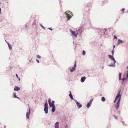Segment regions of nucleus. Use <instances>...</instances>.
Segmentation results:
<instances>
[{
	"label": "nucleus",
	"instance_id": "obj_41",
	"mask_svg": "<svg viewBox=\"0 0 128 128\" xmlns=\"http://www.w3.org/2000/svg\"><path fill=\"white\" fill-rule=\"evenodd\" d=\"M114 39H117V37L116 36H114Z\"/></svg>",
	"mask_w": 128,
	"mask_h": 128
},
{
	"label": "nucleus",
	"instance_id": "obj_21",
	"mask_svg": "<svg viewBox=\"0 0 128 128\" xmlns=\"http://www.w3.org/2000/svg\"><path fill=\"white\" fill-rule=\"evenodd\" d=\"M124 41L120 39L118 40V43L120 44L122 43Z\"/></svg>",
	"mask_w": 128,
	"mask_h": 128
},
{
	"label": "nucleus",
	"instance_id": "obj_3",
	"mask_svg": "<svg viewBox=\"0 0 128 128\" xmlns=\"http://www.w3.org/2000/svg\"><path fill=\"white\" fill-rule=\"evenodd\" d=\"M64 14L67 18L68 19L67 21H68L72 17L70 14H71L72 16H73V14H72V12L70 11H67L66 12L64 13Z\"/></svg>",
	"mask_w": 128,
	"mask_h": 128
},
{
	"label": "nucleus",
	"instance_id": "obj_16",
	"mask_svg": "<svg viewBox=\"0 0 128 128\" xmlns=\"http://www.w3.org/2000/svg\"><path fill=\"white\" fill-rule=\"evenodd\" d=\"M69 92H70V94H69V96L70 98L72 99V100H73L74 99L73 97V96L72 95V93H71V92L70 91H69Z\"/></svg>",
	"mask_w": 128,
	"mask_h": 128
},
{
	"label": "nucleus",
	"instance_id": "obj_7",
	"mask_svg": "<svg viewBox=\"0 0 128 128\" xmlns=\"http://www.w3.org/2000/svg\"><path fill=\"white\" fill-rule=\"evenodd\" d=\"M30 108L29 107L28 108V112L26 113V118H27L28 119L29 118L30 115Z\"/></svg>",
	"mask_w": 128,
	"mask_h": 128
},
{
	"label": "nucleus",
	"instance_id": "obj_10",
	"mask_svg": "<svg viewBox=\"0 0 128 128\" xmlns=\"http://www.w3.org/2000/svg\"><path fill=\"white\" fill-rule=\"evenodd\" d=\"M48 104L50 106V108L52 107V105L54 104H52V103L51 102V100L49 98L48 100Z\"/></svg>",
	"mask_w": 128,
	"mask_h": 128
},
{
	"label": "nucleus",
	"instance_id": "obj_19",
	"mask_svg": "<svg viewBox=\"0 0 128 128\" xmlns=\"http://www.w3.org/2000/svg\"><path fill=\"white\" fill-rule=\"evenodd\" d=\"M44 108H48V104L47 102H45L44 105Z\"/></svg>",
	"mask_w": 128,
	"mask_h": 128
},
{
	"label": "nucleus",
	"instance_id": "obj_1",
	"mask_svg": "<svg viewBox=\"0 0 128 128\" xmlns=\"http://www.w3.org/2000/svg\"><path fill=\"white\" fill-rule=\"evenodd\" d=\"M87 24H89L88 28H91L92 26L89 19L88 17H85L83 19L81 25L82 27H83L84 25Z\"/></svg>",
	"mask_w": 128,
	"mask_h": 128
},
{
	"label": "nucleus",
	"instance_id": "obj_17",
	"mask_svg": "<svg viewBox=\"0 0 128 128\" xmlns=\"http://www.w3.org/2000/svg\"><path fill=\"white\" fill-rule=\"evenodd\" d=\"M48 108H44V109L45 113L46 114H48Z\"/></svg>",
	"mask_w": 128,
	"mask_h": 128
},
{
	"label": "nucleus",
	"instance_id": "obj_48",
	"mask_svg": "<svg viewBox=\"0 0 128 128\" xmlns=\"http://www.w3.org/2000/svg\"><path fill=\"white\" fill-rule=\"evenodd\" d=\"M16 98H17L18 99H19V100L20 99V98L19 97H18L17 96Z\"/></svg>",
	"mask_w": 128,
	"mask_h": 128
},
{
	"label": "nucleus",
	"instance_id": "obj_33",
	"mask_svg": "<svg viewBox=\"0 0 128 128\" xmlns=\"http://www.w3.org/2000/svg\"><path fill=\"white\" fill-rule=\"evenodd\" d=\"M93 100V99H91L89 101L88 103H89L90 104H91Z\"/></svg>",
	"mask_w": 128,
	"mask_h": 128
},
{
	"label": "nucleus",
	"instance_id": "obj_42",
	"mask_svg": "<svg viewBox=\"0 0 128 128\" xmlns=\"http://www.w3.org/2000/svg\"><path fill=\"white\" fill-rule=\"evenodd\" d=\"M127 74L126 75V77L127 78H128V72H127Z\"/></svg>",
	"mask_w": 128,
	"mask_h": 128
},
{
	"label": "nucleus",
	"instance_id": "obj_5",
	"mask_svg": "<svg viewBox=\"0 0 128 128\" xmlns=\"http://www.w3.org/2000/svg\"><path fill=\"white\" fill-rule=\"evenodd\" d=\"M122 90V87L120 86L118 90V92L117 94H118V100L117 102L119 103H120V102L121 98V95L120 94V93Z\"/></svg>",
	"mask_w": 128,
	"mask_h": 128
},
{
	"label": "nucleus",
	"instance_id": "obj_47",
	"mask_svg": "<svg viewBox=\"0 0 128 128\" xmlns=\"http://www.w3.org/2000/svg\"><path fill=\"white\" fill-rule=\"evenodd\" d=\"M90 5V3L89 4H88L87 6L88 7Z\"/></svg>",
	"mask_w": 128,
	"mask_h": 128
},
{
	"label": "nucleus",
	"instance_id": "obj_20",
	"mask_svg": "<svg viewBox=\"0 0 128 128\" xmlns=\"http://www.w3.org/2000/svg\"><path fill=\"white\" fill-rule=\"evenodd\" d=\"M91 104L89 103L88 102L86 106L88 108L90 106Z\"/></svg>",
	"mask_w": 128,
	"mask_h": 128
},
{
	"label": "nucleus",
	"instance_id": "obj_45",
	"mask_svg": "<svg viewBox=\"0 0 128 128\" xmlns=\"http://www.w3.org/2000/svg\"><path fill=\"white\" fill-rule=\"evenodd\" d=\"M16 78H18V76L17 74H16Z\"/></svg>",
	"mask_w": 128,
	"mask_h": 128
},
{
	"label": "nucleus",
	"instance_id": "obj_25",
	"mask_svg": "<svg viewBox=\"0 0 128 128\" xmlns=\"http://www.w3.org/2000/svg\"><path fill=\"white\" fill-rule=\"evenodd\" d=\"M105 100H106V99L103 96V97H102L101 100L102 101L104 102L105 101Z\"/></svg>",
	"mask_w": 128,
	"mask_h": 128
},
{
	"label": "nucleus",
	"instance_id": "obj_12",
	"mask_svg": "<svg viewBox=\"0 0 128 128\" xmlns=\"http://www.w3.org/2000/svg\"><path fill=\"white\" fill-rule=\"evenodd\" d=\"M37 22L36 20H34L33 22V25L35 26V27H36L38 26L37 24Z\"/></svg>",
	"mask_w": 128,
	"mask_h": 128
},
{
	"label": "nucleus",
	"instance_id": "obj_24",
	"mask_svg": "<svg viewBox=\"0 0 128 128\" xmlns=\"http://www.w3.org/2000/svg\"><path fill=\"white\" fill-rule=\"evenodd\" d=\"M56 110L55 108H52L51 110V111L52 112H54Z\"/></svg>",
	"mask_w": 128,
	"mask_h": 128
},
{
	"label": "nucleus",
	"instance_id": "obj_18",
	"mask_svg": "<svg viewBox=\"0 0 128 128\" xmlns=\"http://www.w3.org/2000/svg\"><path fill=\"white\" fill-rule=\"evenodd\" d=\"M76 70V68H74L72 67V68H71L70 69V71L71 72H72Z\"/></svg>",
	"mask_w": 128,
	"mask_h": 128
},
{
	"label": "nucleus",
	"instance_id": "obj_52",
	"mask_svg": "<svg viewBox=\"0 0 128 128\" xmlns=\"http://www.w3.org/2000/svg\"><path fill=\"white\" fill-rule=\"evenodd\" d=\"M122 122L123 123V124L124 125V122H123V121H122Z\"/></svg>",
	"mask_w": 128,
	"mask_h": 128
},
{
	"label": "nucleus",
	"instance_id": "obj_26",
	"mask_svg": "<svg viewBox=\"0 0 128 128\" xmlns=\"http://www.w3.org/2000/svg\"><path fill=\"white\" fill-rule=\"evenodd\" d=\"M24 28L26 30H28V28H27V26L26 24H25L24 26Z\"/></svg>",
	"mask_w": 128,
	"mask_h": 128
},
{
	"label": "nucleus",
	"instance_id": "obj_30",
	"mask_svg": "<svg viewBox=\"0 0 128 128\" xmlns=\"http://www.w3.org/2000/svg\"><path fill=\"white\" fill-rule=\"evenodd\" d=\"M111 52H112V56H113L114 54V49H113L111 51Z\"/></svg>",
	"mask_w": 128,
	"mask_h": 128
},
{
	"label": "nucleus",
	"instance_id": "obj_28",
	"mask_svg": "<svg viewBox=\"0 0 128 128\" xmlns=\"http://www.w3.org/2000/svg\"><path fill=\"white\" fill-rule=\"evenodd\" d=\"M68 125L67 124H66L64 125V128H68Z\"/></svg>",
	"mask_w": 128,
	"mask_h": 128
},
{
	"label": "nucleus",
	"instance_id": "obj_31",
	"mask_svg": "<svg viewBox=\"0 0 128 128\" xmlns=\"http://www.w3.org/2000/svg\"><path fill=\"white\" fill-rule=\"evenodd\" d=\"M13 96L14 98H16L17 96L16 93H14L13 94Z\"/></svg>",
	"mask_w": 128,
	"mask_h": 128
},
{
	"label": "nucleus",
	"instance_id": "obj_39",
	"mask_svg": "<svg viewBox=\"0 0 128 128\" xmlns=\"http://www.w3.org/2000/svg\"><path fill=\"white\" fill-rule=\"evenodd\" d=\"M29 62H30V63H33V61L32 60H29Z\"/></svg>",
	"mask_w": 128,
	"mask_h": 128
},
{
	"label": "nucleus",
	"instance_id": "obj_32",
	"mask_svg": "<svg viewBox=\"0 0 128 128\" xmlns=\"http://www.w3.org/2000/svg\"><path fill=\"white\" fill-rule=\"evenodd\" d=\"M36 57L37 58H38L40 59L41 58V56H39V55H37Z\"/></svg>",
	"mask_w": 128,
	"mask_h": 128
},
{
	"label": "nucleus",
	"instance_id": "obj_53",
	"mask_svg": "<svg viewBox=\"0 0 128 128\" xmlns=\"http://www.w3.org/2000/svg\"><path fill=\"white\" fill-rule=\"evenodd\" d=\"M30 64V62H28V64Z\"/></svg>",
	"mask_w": 128,
	"mask_h": 128
},
{
	"label": "nucleus",
	"instance_id": "obj_43",
	"mask_svg": "<svg viewBox=\"0 0 128 128\" xmlns=\"http://www.w3.org/2000/svg\"><path fill=\"white\" fill-rule=\"evenodd\" d=\"M36 60L38 63H39L40 62L37 59H36Z\"/></svg>",
	"mask_w": 128,
	"mask_h": 128
},
{
	"label": "nucleus",
	"instance_id": "obj_29",
	"mask_svg": "<svg viewBox=\"0 0 128 128\" xmlns=\"http://www.w3.org/2000/svg\"><path fill=\"white\" fill-rule=\"evenodd\" d=\"M76 62H75V63H74V66H73V67L74 68H76Z\"/></svg>",
	"mask_w": 128,
	"mask_h": 128
},
{
	"label": "nucleus",
	"instance_id": "obj_2",
	"mask_svg": "<svg viewBox=\"0 0 128 128\" xmlns=\"http://www.w3.org/2000/svg\"><path fill=\"white\" fill-rule=\"evenodd\" d=\"M108 57L109 58L112 60L113 61V63L109 65V66L110 67H115L116 66L115 63H116V61L113 56H112L111 55H109Z\"/></svg>",
	"mask_w": 128,
	"mask_h": 128
},
{
	"label": "nucleus",
	"instance_id": "obj_57",
	"mask_svg": "<svg viewBox=\"0 0 128 128\" xmlns=\"http://www.w3.org/2000/svg\"><path fill=\"white\" fill-rule=\"evenodd\" d=\"M20 78H18V80H20Z\"/></svg>",
	"mask_w": 128,
	"mask_h": 128
},
{
	"label": "nucleus",
	"instance_id": "obj_27",
	"mask_svg": "<svg viewBox=\"0 0 128 128\" xmlns=\"http://www.w3.org/2000/svg\"><path fill=\"white\" fill-rule=\"evenodd\" d=\"M86 54V51L84 50H83L82 52V54L83 56H85Z\"/></svg>",
	"mask_w": 128,
	"mask_h": 128
},
{
	"label": "nucleus",
	"instance_id": "obj_40",
	"mask_svg": "<svg viewBox=\"0 0 128 128\" xmlns=\"http://www.w3.org/2000/svg\"><path fill=\"white\" fill-rule=\"evenodd\" d=\"M52 108H55V106L54 105V104L52 106Z\"/></svg>",
	"mask_w": 128,
	"mask_h": 128
},
{
	"label": "nucleus",
	"instance_id": "obj_35",
	"mask_svg": "<svg viewBox=\"0 0 128 128\" xmlns=\"http://www.w3.org/2000/svg\"><path fill=\"white\" fill-rule=\"evenodd\" d=\"M114 116V117L115 119H117L118 118V117L117 116L115 115L113 116Z\"/></svg>",
	"mask_w": 128,
	"mask_h": 128
},
{
	"label": "nucleus",
	"instance_id": "obj_55",
	"mask_svg": "<svg viewBox=\"0 0 128 128\" xmlns=\"http://www.w3.org/2000/svg\"><path fill=\"white\" fill-rule=\"evenodd\" d=\"M4 128H6V126L5 125H4Z\"/></svg>",
	"mask_w": 128,
	"mask_h": 128
},
{
	"label": "nucleus",
	"instance_id": "obj_22",
	"mask_svg": "<svg viewBox=\"0 0 128 128\" xmlns=\"http://www.w3.org/2000/svg\"><path fill=\"white\" fill-rule=\"evenodd\" d=\"M8 45L9 49L10 50H11L12 49V46L9 43L8 44Z\"/></svg>",
	"mask_w": 128,
	"mask_h": 128
},
{
	"label": "nucleus",
	"instance_id": "obj_50",
	"mask_svg": "<svg viewBox=\"0 0 128 128\" xmlns=\"http://www.w3.org/2000/svg\"><path fill=\"white\" fill-rule=\"evenodd\" d=\"M104 32H106V28L104 29Z\"/></svg>",
	"mask_w": 128,
	"mask_h": 128
},
{
	"label": "nucleus",
	"instance_id": "obj_36",
	"mask_svg": "<svg viewBox=\"0 0 128 128\" xmlns=\"http://www.w3.org/2000/svg\"><path fill=\"white\" fill-rule=\"evenodd\" d=\"M48 29L50 30H53V29H52V27H50V28H48Z\"/></svg>",
	"mask_w": 128,
	"mask_h": 128
},
{
	"label": "nucleus",
	"instance_id": "obj_56",
	"mask_svg": "<svg viewBox=\"0 0 128 128\" xmlns=\"http://www.w3.org/2000/svg\"><path fill=\"white\" fill-rule=\"evenodd\" d=\"M100 96H102V94H100Z\"/></svg>",
	"mask_w": 128,
	"mask_h": 128
},
{
	"label": "nucleus",
	"instance_id": "obj_15",
	"mask_svg": "<svg viewBox=\"0 0 128 128\" xmlns=\"http://www.w3.org/2000/svg\"><path fill=\"white\" fill-rule=\"evenodd\" d=\"M86 79V77L85 76H83L80 79V81L82 82H84L85 80Z\"/></svg>",
	"mask_w": 128,
	"mask_h": 128
},
{
	"label": "nucleus",
	"instance_id": "obj_11",
	"mask_svg": "<svg viewBox=\"0 0 128 128\" xmlns=\"http://www.w3.org/2000/svg\"><path fill=\"white\" fill-rule=\"evenodd\" d=\"M59 122L58 121L56 122L54 126L55 128H59Z\"/></svg>",
	"mask_w": 128,
	"mask_h": 128
},
{
	"label": "nucleus",
	"instance_id": "obj_34",
	"mask_svg": "<svg viewBox=\"0 0 128 128\" xmlns=\"http://www.w3.org/2000/svg\"><path fill=\"white\" fill-rule=\"evenodd\" d=\"M124 78V80L125 81H126V80H127L128 78Z\"/></svg>",
	"mask_w": 128,
	"mask_h": 128
},
{
	"label": "nucleus",
	"instance_id": "obj_49",
	"mask_svg": "<svg viewBox=\"0 0 128 128\" xmlns=\"http://www.w3.org/2000/svg\"><path fill=\"white\" fill-rule=\"evenodd\" d=\"M101 68H104V66H102L101 67Z\"/></svg>",
	"mask_w": 128,
	"mask_h": 128
},
{
	"label": "nucleus",
	"instance_id": "obj_13",
	"mask_svg": "<svg viewBox=\"0 0 128 128\" xmlns=\"http://www.w3.org/2000/svg\"><path fill=\"white\" fill-rule=\"evenodd\" d=\"M120 103L116 102V104L115 105V108L116 110H118L120 106Z\"/></svg>",
	"mask_w": 128,
	"mask_h": 128
},
{
	"label": "nucleus",
	"instance_id": "obj_8",
	"mask_svg": "<svg viewBox=\"0 0 128 128\" xmlns=\"http://www.w3.org/2000/svg\"><path fill=\"white\" fill-rule=\"evenodd\" d=\"M74 101L76 103L78 108H80L82 107V105L80 103L76 100H74Z\"/></svg>",
	"mask_w": 128,
	"mask_h": 128
},
{
	"label": "nucleus",
	"instance_id": "obj_54",
	"mask_svg": "<svg viewBox=\"0 0 128 128\" xmlns=\"http://www.w3.org/2000/svg\"><path fill=\"white\" fill-rule=\"evenodd\" d=\"M127 69H128V71H127V72H128V66H127Z\"/></svg>",
	"mask_w": 128,
	"mask_h": 128
},
{
	"label": "nucleus",
	"instance_id": "obj_4",
	"mask_svg": "<svg viewBox=\"0 0 128 128\" xmlns=\"http://www.w3.org/2000/svg\"><path fill=\"white\" fill-rule=\"evenodd\" d=\"M82 27L81 26V27H79V28L76 29V33L77 36L78 35L80 36H81V34L83 32V31L82 29Z\"/></svg>",
	"mask_w": 128,
	"mask_h": 128
},
{
	"label": "nucleus",
	"instance_id": "obj_37",
	"mask_svg": "<svg viewBox=\"0 0 128 128\" xmlns=\"http://www.w3.org/2000/svg\"><path fill=\"white\" fill-rule=\"evenodd\" d=\"M40 26L44 29H45V27L43 26L42 24H40Z\"/></svg>",
	"mask_w": 128,
	"mask_h": 128
},
{
	"label": "nucleus",
	"instance_id": "obj_46",
	"mask_svg": "<svg viewBox=\"0 0 128 128\" xmlns=\"http://www.w3.org/2000/svg\"><path fill=\"white\" fill-rule=\"evenodd\" d=\"M115 45H114L113 46V49H114V48H115Z\"/></svg>",
	"mask_w": 128,
	"mask_h": 128
},
{
	"label": "nucleus",
	"instance_id": "obj_51",
	"mask_svg": "<svg viewBox=\"0 0 128 128\" xmlns=\"http://www.w3.org/2000/svg\"><path fill=\"white\" fill-rule=\"evenodd\" d=\"M118 114H120V111L119 110H118Z\"/></svg>",
	"mask_w": 128,
	"mask_h": 128
},
{
	"label": "nucleus",
	"instance_id": "obj_44",
	"mask_svg": "<svg viewBox=\"0 0 128 128\" xmlns=\"http://www.w3.org/2000/svg\"><path fill=\"white\" fill-rule=\"evenodd\" d=\"M54 100H52V102H51L52 103V104H54Z\"/></svg>",
	"mask_w": 128,
	"mask_h": 128
},
{
	"label": "nucleus",
	"instance_id": "obj_6",
	"mask_svg": "<svg viewBox=\"0 0 128 128\" xmlns=\"http://www.w3.org/2000/svg\"><path fill=\"white\" fill-rule=\"evenodd\" d=\"M122 75V73L121 72H120L119 74V80H122V82L121 83V84L122 85H124V86L125 85V84H124V82L125 81L124 78H122V79L121 78V76Z\"/></svg>",
	"mask_w": 128,
	"mask_h": 128
},
{
	"label": "nucleus",
	"instance_id": "obj_38",
	"mask_svg": "<svg viewBox=\"0 0 128 128\" xmlns=\"http://www.w3.org/2000/svg\"><path fill=\"white\" fill-rule=\"evenodd\" d=\"M124 10H125L124 8H123L122 9V11L123 12H124Z\"/></svg>",
	"mask_w": 128,
	"mask_h": 128
},
{
	"label": "nucleus",
	"instance_id": "obj_14",
	"mask_svg": "<svg viewBox=\"0 0 128 128\" xmlns=\"http://www.w3.org/2000/svg\"><path fill=\"white\" fill-rule=\"evenodd\" d=\"M20 90V88L19 87L16 86L14 87V90L15 91H18Z\"/></svg>",
	"mask_w": 128,
	"mask_h": 128
},
{
	"label": "nucleus",
	"instance_id": "obj_23",
	"mask_svg": "<svg viewBox=\"0 0 128 128\" xmlns=\"http://www.w3.org/2000/svg\"><path fill=\"white\" fill-rule=\"evenodd\" d=\"M118 94H117L116 97L115 99H114V103L116 102V101L117 99H118Z\"/></svg>",
	"mask_w": 128,
	"mask_h": 128
},
{
	"label": "nucleus",
	"instance_id": "obj_9",
	"mask_svg": "<svg viewBox=\"0 0 128 128\" xmlns=\"http://www.w3.org/2000/svg\"><path fill=\"white\" fill-rule=\"evenodd\" d=\"M70 31L73 36L76 37H77V34H76V32L75 31H73L71 29H70Z\"/></svg>",
	"mask_w": 128,
	"mask_h": 128
}]
</instances>
